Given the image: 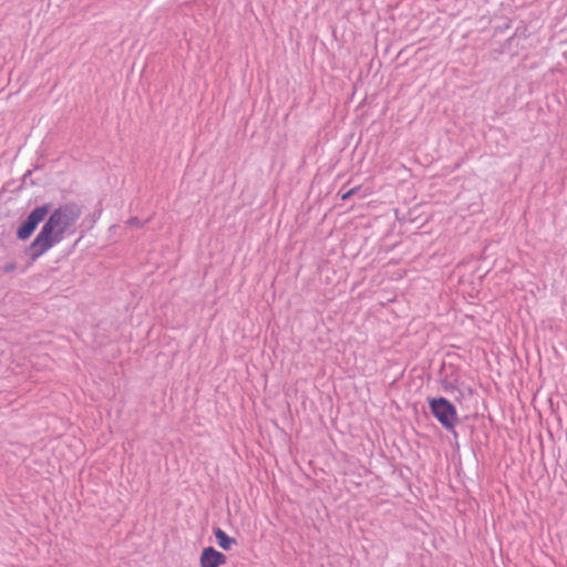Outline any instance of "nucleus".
<instances>
[{"mask_svg": "<svg viewBox=\"0 0 567 567\" xmlns=\"http://www.w3.org/2000/svg\"><path fill=\"white\" fill-rule=\"evenodd\" d=\"M81 214V207L75 203H68L58 207L50 215L31 244L34 258L40 257L54 245L59 244L65 235L73 234L75 224Z\"/></svg>", "mask_w": 567, "mask_h": 567, "instance_id": "obj_1", "label": "nucleus"}, {"mask_svg": "<svg viewBox=\"0 0 567 567\" xmlns=\"http://www.w3.org/2000/svg\"><path fill=\"white\" fill-rule=\"evenodd\" d=\"M430 410L435 419L447 430H453L457 423L455 406L445 398H433L427 400Z\"/></svg>", "mask_w": 567, "mask_h": 567, "instance_id": "obj_2", "label": "nucleus"}, {"mask_svg": "<svg viewBox=\"0 0 567 567\" xmlns=\"http://www.w3.org/2000/svg\"><path fill=\"white\" fill-rule=\"evenodd\" d=\"M48 213L49 208L47 205L34 208L27 220L19 227L18 237L23 240L29 238Z\"/></svg>", "mask_w": 567, "mask_h": 567, "instance_id": "obj_3", "label": "nucleus"}, {"mask_svg": "<svg viewBox=\"0 0 567 567\" xmlns=\"http://www.w3.org/2000/svg\"><path fill=\"white\" fill-rule=\"evenodd\" d=\"M227 561L226 556L214 547H206L199 557L200 567H220Z\"/></svg>", "mask_w": 567, "mask_h": 567, "instance_id": "obj_4", "label": "nucleus"}, {"mask_svg": "<svg viewBox=\"0 0 567 567\" xmlns=\"http://www.w3.org/2000/svg\"><path fill=\"white\" fill-rule=\"evenodd\" d=\"M214 535L218 542V546L224 550H229L231 546L236 545V539L229 537L221 528H215Z\"/></svg>", "mask_w": 567, "mask_h": 567, "instance_id": "obj_5", "label": "nucleus"}, {"mask_svg": "<svg viewBox=\"0 0 567 567\" xmlns=\"http://www.w3.org/2000/svg\"><path fill=\"white\" fill-rule=\"evenodd\" d=\"M358 190V187H354V188H351L350 190H348L347 193H344L341 198L343 200H347L348 198H350L353 194H355V192Z\"/></svg>", "mask_w": 567, "mask_h": 567, "instance_id": "obj_6", "label": "nucleus"}]
</instances>
